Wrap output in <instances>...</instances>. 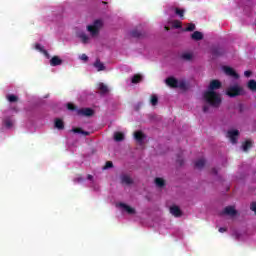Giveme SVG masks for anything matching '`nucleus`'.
Listing matches in <instances>:
<instances>
[{
	"label": "nucleus",
	"instance_id": "f257e3e1",
	"mask_svg": "<svg viewBox=\"0 0 256 256\" xmlns=\"http://www.w3.org/2000/svg\"><path fill=\"white\" fill-rule=\"evenodd\" d=\"M209 90L204 92L203 97L206 103L211 107H219L221 105V95H219L216 89H221V82L219 80H212L209 85Z\"/></svg>",
	"mask_w": 256,
	"mask_h": 256
},
{
	"label": "nucleus",
	"instance_id": "f03ea898",
	"mask_svg": "<svg viewBox=\"0 0 256 256\" xmlns=\"http://www.w3.org/2000/svg\"><path fill=\"white\" fill-rule=\"evenodd\" d=\"M244 94L245 91L243 90V87L239 86L238 84L230 86L226 89V95H228V97H239V95Z\"/></svg>",
	"mask_w": 256,
	"mask_h": 256
},
{
	"label": "nucleus",
	"instance_id": "7ed1b4c3",
	"mask_svg": "<svg viewBox=\"0 0 256 256\" xmlns=\"http://www.w3.org/2000/svg\"><path fill=\"white\" fill-rule=\"evenodd\" d=\"M101 27H103V21L95 20L93 25L87 26V31H89L92 37H95L96 35H99V29H101Z\"/></svg>",
	"mask_w": 256,
	"mask_h": 256
},
{
	"label": "nucleus",
	"instance_id": "20e7f679",
	"mask_svg": "<svg viewBox=\"0 0 256 256\" xmlns=\"http://www.w3.org/2000/svg\"><path fill=\"white\" fill-rule=\"evenodd\" d=\"M227 137L230 139L231 143L235 145L239 138V130H230L227 132Z\"/></svg>",
	"mask_w": 256,
	"mask_h": 256
},
{
	"label": "nucleus",
	"instance_id": "39448f33",
	"mask_svg": "<svg viewBox=\"0 0 256 256\" xmlns=\"http://www.w3.org/2000/svg\"><path fill=\"white\" fill-rule=\"evenodd\" d=\"M223 71L228 77H233V79H239V75L235 71V69L229 67V66H224Z\"/></svg>",
	"mask_w": 256,
	"mask_h": 256
},
{
	"label": "nucleus",
	"instance_id": "423d86ee",
	"mask_svg": "<svg viewBox=\"0 0 256 256\" xmlns=\"http://www.w3.org/2000/svg\"><path fill=\"white\" fill-rule=\"evenodd\" d=\"M166 85L168 87H172V89H177L179 88V80H177L175 77H168L166 80Z\"/></svg>",
	"mask_w": 256,
	"mask_h": 256
},
{
	"label": "nucleus",
	"instance_id": "0eeeda50",
	"mask_svg": "<svg viewBox=\"0 0 256 256\" xmlns=\"http://www.w3.org/2000/svg\"><path fill=\"white\" fill-rule=\"evenodd\" d=\"M78 115H83L84 117H93L95 111L91 108H82L77 110Z\"/></svg>",
	"mask_w": 256,
	"mask_h": 256
},
{
	"label": "nucleus",
	"instance_id": "6e6552de",
	"mask_svg": "<svg viewBox=\"0 0 256 256\" xmlns=\"http://www.w3.org/2000/svg\"><path fill=\"white\" fill-rule=\"evenodd\" d=\"M223 215H230V217H235L237 215V210L234 206H227L224 208V211L222 212Z\"/></svg>",
	"mask_w": 256,
	"mask_h": 256
},
{
	"label": "nucleus",
	"instance_id": "1a4fd4ad",
	"mask_svg": "<svg viewBox=\"0 0 256 256\" xmlns=\"http://www.w3.org/2000/svg\"><path fill=\"white\" fill-rule=\"evenodd\" d=\"M131 37H134V39H143L145 37V32L139 30V29H134L130 32Z\"/></svg>",
	"mask_w": 256,
	"mask_h": 256
},
{
	"label": "nucleus",
	"instance_id": "9d476101",
	"mask_svg": "<svg viewBox=\"0 0 256 256\" xmlns=\"http://www.w3.org/2000/svg\"><path fill=\"white\" fill-rule=\"evenodd\" d=\"M170 213L174 217H181V215H183L181 208H179V206H175V205L170 207Z\"/></svg>",
	"mask_w": 256,
	"mask_h": 256
},
{
	"label": "nucleus",
	"instance_id": "9b49d317",
	"mask_svg": "<svg viewBox=\"0 0 256 256\" xmlns=\"http://www.w3.org/2000/svg\"><path fill=\"white\" fill-rule=\"evenodd\" d=\"M50 65L51 67H57L59 65H63V60L60 59L59 56H53L51 59H50Z\"/></svg>",
	"mask_w": 256,
	"mask_h": 256
},
{
	"label": "nucleus",
	"instance_id": "f8f14e48",
	"mask_svg": "<svg viewBox=\"0 0 256 256\" xmlns=\"http://www.w3.org/2000/svg\"><path fill=\"white\" fill-rule=\"evenodd\" d=\"M134 139L137 141V143L142 145L143 141H145V135L142 131H136L134 133Z\"/></svg>",
	"mask_w": 256,
	"mask_h": 256
},
{
	"label": "nucleus",
	"instance_id": "ddd939ff",
	"mask_svg": "<svg viewBox=\"0 0 256 256\" xmlns=\"http://www.w3.org/2000/svg\"><path fill=\"white\" fill-rule=\"evenodd\" d=\"M93 67H95V69H97V71H105L106 67L105 64H103V62H101V59L97 58L96 61L93 63Z\"/></svg>",
	"mask_w": 256,
	"mask_h": 256
},
{
	"label": "nucleus",
	"instance_id": "4468645a",
	"mask_svg": "<svg viewBox=\"0 0 256 256\" xmlns=\"http://www.w3.org/2000/svg\"><path fill=\"white\" fill-rule=\"evenodd\" d=\"M120 207H122V209L126 210L128 215H135V213H136L135 208H132L131 206H129L125 203H120Z\"/></svg>",
	"mask_w": 256,
	"mask_h": 256
},
{
	"label": "nucleus",
	"instance_id": "2eb2a0df",
	"mask_svg": "<svg viewBox=\"0 0 256 256\" xmlns=\"http://www.w3.org/2000/svg\"><path fill=\"white\" fill-rule=\"evenodd\" d=\"M223 53H225V51L223 50V48H220V47H214L212 48V51H211V54L213 55V57H221Z\"/></svg>",
	"mask_w": 256,
	"mask_h": 256
},
{
	"label": "nucleus",
	"instance_id": "dca6fc26",
	"mask_svg": "<svg viewBox=\"0 0 256 256\" xmlns=\"http://www.w3.org/2000/svg\"><path fill=\"white\" fill-rule=\"evenodd\" d=\"M54 127H56V129H58L59 131H63V129H65V123L61 119L56 118L54 122Z\"/></svg>",
	"mask_w": 256,
	"mask_h": 256
},
{
	"label": "nucleus",
	"instance_id": "f3484780",
	"mask_svg": "<svg viewBox=\"0 0 256 256\" xmlns=\"http://www.w3.org/2000/svg\"><path fill=\"white\" fill-rule=\"evenodd\" d=\"M72 133H80L81 135H84V137H89L91 133L89 131H84L83 128H73Z\"/></svg>",
	"mask_w": 256,
	"mask_h": 256
},
{
	"label": "nucleus",
	"instance_id": "a211bd4d",
	"mask_svg": "<svg viewBox=\"0 0 256 256\" xmlns=\"http://www.w3.org/2000/svg\"><path fill=\"white\" fill-rule=\"evenodd\" d=\"M191 39H193V41H201L203 39V33L195 31L191 34Z\"/></svg>",
	"mask_w": 256,
	"mask_h": 256
},
{
	"label": "nucleus",
	"instance_id": "6ab92c4d",
	"mask_svg": "<svg viewBox=\"0 0 256 256\" xmlns=\"http://www.w3.org/2000/svg\"><path fill=\"white\" fill-rule=\"evenodd\" d=\"M98 89H99L101 95H105L106 93H109V88L107 87V85H105L103 83L98 84Z\"/></svg>",
	"mask_w": 256,
	"mask_h": 256
},
{
	"label": "nucleus",
	"instance_id": "aec40b11",
	"mask_svg": "<svg viewBox=\"0 0 256 256\" xmlns=\"http://www.w3.org/2000/svg\"><path fill=\"white\" fill-rule=\"evenodd\" d=\"M194 165L196 169H203L205 167V159L200 158L196 160Z\"/></svg>",
	"mask_w": 256,
	"mask_h": 256
},
{
	"label": "nucleus",
	"instance_id": "412c9836",
	"mask_svg": "<svg viewBox=\"0 0 256 256\" xmlns=\"http://www.w3.org/2000/svg\"><path fill=\"white\" fill-rule=\"evenodd\" d=\"M181 59H183V61H193V54L189 52H184L181 54Z\"/></svg>",
	"mask_w": 256,
	"mask_h": 256
},
{
	"label": "nucleus",
	"instance_id": "4be33fe9",
	"mask_svg": "<svg viewBox=\"0 0 256 256\" xmlns=\"http://www.w3.org/2000/svg\"><path fill=\"white\" fill-rule=\"evenodd\" d=\"M125 139V134L122 132H115L114 133V141L121 142Z\"/></svg>",
	"mask_w": 256,
	"mask_h": 256
},
{
	"label": "nucleus",
	"instance_id": "5701e85b",
	"mask_svg": "<svg viewBox=\"0 0 256 256\" xmlns=\"http://www.w3.org/2000/svg\"><path fill=\"white\" fill-rule=\"evenodd\" d=\"M251 147H253V142H251V140H247L242 144L243 151H249Z\"/></svg>",
	"mask_w": 256,
	"mask_h": 256
},
{
	"label": "nucleus",
	"instance_id": "b1692460",
	"mask_svg": "<svg viewBox=\"0 0 256 256\" xmlns=\"http://www.w3.org/2000/svg\"><path fill=\"white\" fill-rule=\"evenodd\" d=\"M121 181L122 183H125V185H132L133 183V179H131V177H129L128 175H123L121 177Z\"/></svg>",
	"mask_w": 256,
	"mask_h": 256
},
{
	"label": "nucleus",
	"instance_id": "393cba45",
	"mask_svg": "<svg viewBox=\"0 0 256 256\" xmlns=\"http://www.w3.org/2000/svg\"><path fill=\"white\" fill-rule=\"evenodd\" d=\"M79 39H81L82 43L87 44L89 43V36H87V34H85L84 32H81L80 34H78Z\"/></svg>",
	"mask_w": 256,
	"mask_h": 256
},
{
	"label": "nucleus",
	"instance_id": "a878e982",
	"mask_svg": "<svg viewBox=\"0 0 256 256\" xmlns=\"http://www.w3.org/2000/svg\"><path fill=\"white\" fill-rule=\"evenodd\" d=\"M247 87L250 91H252L253 93H255L256 91V81L255 80H250L248 83H247Z\"/></svg>",
	"mask_w": 256,
	"mask_h": 256
},
{
	"label": "nucleus",
	"instance_id": "bb28decb",
	"mask_svg": "<svg viewBox=\"0 0 256 256\" xmlns=\"http://www.w3.org/2000/svg\"><path fill=\"white\" fill-rule=\"evenodd\" d=\"M142 79H143V76H141L140 74H136L132 77L131 83L133 84L141 83Z\"/></svg>",
	"mask_w": 256,
	"mask_h": 256
},
{
	"label": "nucleus",
	"instance_id": "cd10ccee",
	"mask_svg": "<svg viewBox=\"0 0 256 256\" xmlns=\"http://www.w3.org/2000/svg\"><path fill=\"white\" fill-rule=\"evenodd\" d=\"M3 123L6 129H11V127H13V120H11V118L4 119Z\"/></svg>",
	"mask_w": 256,
	"mask_h": 256
},
{
	"label": "nucleus",
	"instance_id": "c85d7f7f",
	"mask_svg": "<svg viewBox=\"0 0 256 256\" xmlns=\"http://www.w3.org/2000/svg\"><path fill=\"white\" fill-rule=\"evenodd\" d=\"M7 100L9 101V103H17L19 101V97L10 94L7 96Z\"/></svg>",
	"mask_w": 256,
	"mask_h": 256
},
{
	"label": "nucleus",
	"instance_id": "c756f323",
	"mask_svg": "<svg viewBox=\"0 0 256 256\" xmlns=\"http://www.w3.org/2000/svg\"><path fill=\"white\" fill-rule=\"evenodd\" d=\"M150 103L153 107H155L159 103V98L157 97V95L151 96Z\"/></svg>",
	"mask_w": 256,
	"mask_h": 256
},
{
	"label": "nucleus",
	"instance_id": "7c9ffc66",
	"mask_svg": "<svg viewBox=\"0 0 256 256\" xmlns=\"http://www.w3.org/2000/svg\"><path fill=\"white\" fill-rule=\"evenodd\" d=\"M155 183L157 187H165V180L163 178H156Z\"/></svg>",
	"mask_w": 256,
	"mask_h": 256
},
{
	"label": "nucleus",
	"instance_id": "2f4dec72",
	"mask_svg": "<svg viewBox=\"0 0 256 256\" xmlns=\"http://www.w3.org/2000/svg\"><path fill=\"white\" fill-rule=\"evenodd\" d=\"M175 13H176V15L180 16V19H183L184 15H185V10L179 9V8H175Z\"/></svg>",
	"mask_w": 256,
	"mask_h": 256
},
{
	"label": "nucleus",
	"instance_id": "473e14b6",
	"mask_svg": "<svg viewBox=\"0 0 256 256\" xmlns=\"http://www.w3.org/2000/svg\"><path fill=\"white\" fill-rule=\"evenodd\" d=\"M35 49H37V51H40V53H44V55H48L47 50H44V48H43V46H41V44H36Z\"/></svg>",
	"mask_w": 256,
	"mask_h": 256
},
{
	"label": "nucleus",
	"instance_id": "72a5a7b5",
	"mask_svg": "<svg viewBox=\"0 0 256 256\" xmlns=\"http://www.w3.org/2000/svg\"><path fill=\"white\" fill-rule=\"evenodd\" d=\"M173 27H174V29H181V27H182L181 21L175 20L173 22Z\"/></svg>",
	"mask_w": 256,
	"mask_h": 256
},
{
	"label": "nucleus",
	"instance_id": "f704fd0d",
	"mask_svg": "<svg viewBox=\"0 0 256 256\" xmlns=\"http://www.w3.org/2000/svg\"><path fill=\"white\" fill-rule=\"evenodd\" d=\"M184 31H195V24L190 23L188 26L184 29Z\"/></svg>",
	"mask_w": 256,
	"mask_h": 256
},
{
	"label": "nucleus",
	"instance_id": "c9c22d12",
	"mask_svg": "<svg viewBox=\"0 0 256 256\" xmlns=\"http://www.w3.org/2000/svg\"><path fill=\"white\" fill-rule=\"evenodd\" d=\"M67 109L69 111H75V109H77V107L75 105L71 104V103H68L67 104Z\"/></svg>",
	"mask_w": 256,
	"mask_h": 256
},
{
	"label": "nucleus",
	"instance_id": "e433bc0d",
	"mask_svg": "<svg viewBox=\"0 0 256 256\" xmlns=\"http://www.w3.org/2000/svg\"><path fill=\"white\" fill-rule=\"evenodd\" d=\"M113 167V162L112 161H107L105 166H104V169H111Z\"/></svg>",
	"mask_w": 256,
	"mask_h": 256
},
{
	"label": "nucleus",
	"instance_id": "4c0bfd02",
	"mask_svg": "<svg viewBox=\"0 0 256 256\" xmlns=\"http://www.w3.org/2000/svg\"><path fill=\"white\" fill-rule=\"evenodd\" d=\"M80 59H81L82 61H85V62L89 61V57H88L86 54H82V55L80 56Z\"/></svg>",
	"mask_w": 256,
	"mask_h": 256
},
{
	"label": "nucleus",
	"instance_id": "58836bf2",
	"mask_svg": "<svg viewBox=\"0 0 256 256\" xmlns=\"http://www.w3.org/2000/svg\"><path fill=\"white\" fill-rule=\"evenodd\" d=\"M250 209H251V211L255 212V214H256V202L251 203Z\"/></svg>",
	"mask_w": 256,
	"mask_h": 256
},
{
	"label": "nucleus",
	"instance_id": "ea45409f",
	"mask_svg": "<svg viewBox=\"0 0 256 256\" xmlns=\"http://www.w3.org/2000/svg\"><path fill=\"white\" fill-rule=\"evenodd\" d=\"M178 87L180 89H185V82H178Z\"/></svg>",
	"mask_w": 256,
	"mask_h": 256
},
{
	"label": "nucleus",
	"instance_id": "a19ab883",
	"mask_svg": "<svg viewBox=\"0 0 256 256\" xmlns=\"http://www.w3.org/2000/svg\"><path fill=\"white\" fill-rule=\"evenodd\" d=\"M245 77H251L252 72L250 70H247L244 72Z\"/></svg>",
	"mask_w": 256,
	"mask_h": 256
},
{
	"label": "nucleus",
	"instance_id": "79ce46f5",
	"mask_svg": "<svg viewBox=\"0 0 256 256\" xmlns=\"http://www.w3.org/2000/svg\"><path fill=\"white\" fill-rule=\"evenodd\" d=\"M203 112H204V113H208V112H209V105H205V106L203 107Z\"/></svg>",
	"mask_w": 256,
	"mask_h": 256
},
{
	"label": "nucleus",
	"instance_id": "37998d69",
	"mask_svg": "<svg viewBox=\"0 0 256 256\" xmlns=\"http://www.w3.org/2000/svg\"><path fill=\"white\" fill-rule=\"evenodd\" d=\"M225 231H227V228H225V227L219 228V233H225Z\"/></svg>",
	"mask_w": 256,
	"mask_h": 256
},
{
	"label": "nucleus",
	"instance_id": "c03bdc74",
	"mask_svg": "<svg viewBox=\"0 0 256 256\" xmlns=\"http://www.w3.org/2000/svg\"><path fill=\"white\" fill-rule=\"evenodd\" d=\"M177 163H178L180 166L183 165V159L178 158V159H177Z\"/></svg>",
	"mask_w": 256,
	"mask_h": 256
},
{
	"label": "nucleus",
	"instance_id": "a18cd8bd",
	"mask_svg": "<svg viewBox=\"0 0 256 256\" xmlns=\"http://www.w3.org/2000/svg\"><path fill=\"white\" fill-rule=\"evenodd\" d=\"M87 179H88L89 181H93V175L89 174V175L87 176Z\"/></svg>",
	"mask_w": 256,
	"mask_h": 256
},
{
	"label": "nucleus",
	"instance_id": "49530a36",
	"mask_svg": "<svg viewBox=\"0 0 256 256\" xmlns=\"http://www.w3.org/2000/svg\"><path fill=\"white\" fill-rule=\"evenodd\" d=\"M212 173H213L214 175H217V169H216V168H213V169H212Z\"/></svg>",
	"mask_w": 256,
	"mask_h": 256
},
{
	"label": "nucleus",
	"instance_id": "de8ad7c7",
	"mask_svg": "<svg viewBox=\"0 0 256 256\" xmlns=\"http://www.w3.org/2000/svg\"><path fill=\"white\" fill-rule=\"evenodd\" d=\"M165 31H169V27L165 26L164 27Z\"/></svg>",
	"mask_w": 256,
	"mask_h": 256
}]
</instances>
